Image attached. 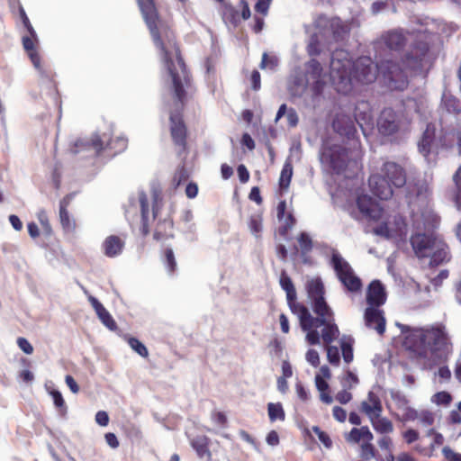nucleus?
<instances>
[{
  "mask_svg": "<svg viewBox=\"0 0 461 461\" xmlns=\"http://www.w3.org/2000/svg\"><path fill=\"white\" fill-rule=\"evenodd\" d=\"M137 1L159 59L171 78L176 100V108L178 110L184 103L185 87L188 85L189 79L176 43L175 35L168 25L158 18L151 0Z\"/></svg>",
  "mask_w": 461,
  "mask_h": 461,
  "instance_id": "2",
  "label": "nucleus"
},
{
  "mask_svg": "<svg viewBox=\"0 0 461 461\" xmlns=\"http://www.w3.org/2000/svg\"><path fill=\"white\" fill-rule=\"evenodd\" d=\"M443 102L448 112L456 113L459 110L458 102L455 98L445 97Z\"/></svg>",
  "mask_w": 461,
  "mask_h": 461,
  "instance_id": "59",
  "label": "nucleus"
},
{
  "mask_svg": "<svg viewBox=\"0 0 461 461\" xmlns=\"http://www.w3.org/2000/svg\"><path fill=\"white\" fill-rule=\"evenodd\" d=\"M267 413L271 422L276 420L284 421L285 419V413L280 402H269L267 404Z\"/></svg>",
  "mask_w": 461,
  "mask_h": 461,
  "instance_id": "35",
  "label": "nucleus"
},
{
  "mask_svg": "<svg viewBox=\"0 0 461 461\" xmlns=\"http://www.w3.org/2000/svg\"><path fill=\"white\" fill-rule=\"evenodd\" d=\"M408 231V223L400 214L388 216L385 221L374 229L376 235L384 237L397 245L406 242Z\"/></svg>",
  "mask_w": 461,
  "mask_h": 461,
  "instance_id": "10",
  "label": "nucleus"
},
{
  "mask_svg": "<svg viewBox=\"0 0 461 461\" xmlns=\"http://www.w3.org/2000/svg\"><path fill=\"white\" fill-rule=\"evenodd\" d=\"M372 434L367 426L353 428L350 431L344 433V438L351 446L360 445Z\"/></svg>",
  "mask_w": 461,
  "mask_h": 461,
  "instance_id": "26",
  "label": "nucleus"
},
{
  "mask_svg": "<svg viewBox=\"0 0 461 461\" xmlns=\"http://www.w3.org/2000/svg\"><path fill=\"white\" fill-rule=\"evenodd\" d=\"M358 377L350 370L347 371L345 376H343L340 380V384L342 388L344 389H353L355 386L358 384Z\"/></svg>",
  "mask_w": 461,
  "mask_h": 461,
  "instance_id": "41",
  "label": "nucleus"
},
{
  "mask_svg": "<svg viewBox=\"0 0 461 461\" xmlns=\"http://www.w3.org/2000/svg\"><path fill=\"white\" fill-rule=\"evenodd\" d=\"M326 345L328 361L334 366H339L340 360L339 350L337 347L330 344Z\"/></svg>",
  "mask_w": 461,
  "mask_h": 461,
  "instance_id": "44",
  "label": "nucleus"
},
{
  "mask_svg": "<svg viewBox=\"0 0 461 461\" xmlns=\"http://www.w3.org/2000/svg\"><path fill=\"white\" fill-rule=\"evenodd\" d=\"M295 392L298 398L303 402H308L311 399L310 392L299 381L295 384Z\"/></svg>",
  "mask_w": 461,
  "mask_h": 461,
  "instance_id": "46",
  "label": "nucleus"
},
{
  "mask_svg": "<svg viewBox=\"0 0 461 461\" xmlns=\"http://www.w3.org/2000/svg\"><path fill=\"white\" fill-rule=\"evenodd\" d=\"M306 361L316 367L320 364L319 353L315 349H309L305 355Z\"/></svg>",
  "mask_w": 461,
  "mask_h": 461,
  "instance_id": "51",
  "label": "nucleus"
},
{
  "mask_svg": "<svg viewBox=\"0 0 461 461\" xmlns=\"http://www.w3.org/2000/svg\"><path fill=\"white\" fill-rule=\"evenodd\" d=\"M418 420L423 425V426H430L434 422V416L432 412L429 411H422L419 413Z\"/></svg>",
  "mask_w": 461,
  "mask_h": 461,
  "instance_id": "48",
  "label": "nucleus"
},
{
  "mask_svg": "<svg viewBox=\"0 0 461 461\" xmlns=\"http://www.w3.org/2000/svg\"><path fill=\"white\" fill-rule=\"evenodd\" d=\"M95 422L102 426L105 427L109 423V416L106 411H99L95 414Z\"/></svg>",
  "mask_w": 461,
  "mask_h": 461,
  "instance_id": "61",
  "label": "nucleus"
},
{
  "mask_svg": "<svg viewBox=\"0 0 461 461\" xmlns=\"http://www.w3.org/2000/svg\"><path fill=\"white\" fill-rule=\"evenodd\" d=\"M171 135L176 144L184 146L185 140V127L178 113L171 112Z\"/></svg>",
  "mask_w": 461,
  "mask_h": 461,
  "instance_id": "24",
  "label": "nucleus"
},
{
  "mask_svg": "<svg viewBox=\"0 0 461 461\" xmlns=\"http://www.w3.org/2000/svg\"><path fill=\"white\" fill-rule=\"evenodd\" d=\"M299 245L304 252L309 251L312 249V240L308 234L302 233L298 239Z\"/></svg>",
  "mask_w": 461,
  "mask_h": 461,
  "instance_id": "56",
  "label": "nucleus"
},
{
  "mask_svg": "<svg viewBox=\"0 0 461 461\" xmlns=\"http://www.w3.org/2000/svg\"><path fill=\"white\" fill-rule=\"evenodd\" d=\"M428 250L426 255L420 258L425 265L434 267L449 260L448 248L440 238L436 239Z\"/></svg>",
  "mask_w": 461,
  "mask_h": 461,
  "instance_id": "15",
  "label": "nucleus"
},
{
  "mask_svg": "<svg viewBox=\"0 0 461 461\" xmlns=\"http://www.w3.org/2000/svg\"><path fill=\"white\" fill-rule=\"evenodd\" d=\"M355 121L360 125H363V122H367L371 120V110L370 105L367 102L361 101L359 102L355 108Z\"/></svg>",
  "mask_w": 461,
  "mask_h": 461,
  "instance_id": "30",
  "label": "nucleus"
},
{
  "mask_svg": "<svg viewBox=\"0 0 461 461\" xmlns=\"http://www.w3.org/2000/svg\"><path fill=\"white\" fill-rule=\"evenodd\" d=\"M278 66V59L275 55L263 54L260 68L262 69H268L270 71L276 70Z\"/></svg>",
  "mask_w": 461,
  "mask_h": 461,
  "instance_id": "40",
  "label": "nucleus"
},
{
  "mask_svg": "<svg viewBox=\"0 0 461 461\" xmlns=\"http://www.w3.org/2000/svg\"><path fill=\"white\" fill-rule=\"evenodd\" d=\"M320 159L325 167H329L336 174L344 173L347 177L351 176L347 173L348 170L354 173L358 168L357 161L349 157L347 149L340 145L326 142L322 147Z\"/></svg>",
  "mask_w": 461,
  "mask_h": 461,
  "instance_id": "8",
  "label": "nucleus"
},
{
  "mask_svg": "<svg viewBox=\"0 0 461 461\" xmlns=\"http://www.w3.org/2000/svg\"><path fill=\"white\" fill-rule=\"evenodd\" d=\"M17 345L19 348L25 354L31 355L33 353V347L28 339L23 337L17 339Z\"/></svg>",
  "mask_w": 461,
  "mask_h": 461,
  "instance_id": "49",
  "label": "nucleus"
},
{
  "mask_svg": "<svg viewBox=\"0 0 461 461\" xmlns=\"http://www.w3.org/2000/svg\"><path fill=\"white\" fill-rule=\"evenodd\" d=\"M383 41L392 50H398L405 42L411 41V50L404 61V68L391 60L375 64L368 57L353 62L348 51L337 50L331 55L330 79L338 93L347 95L358 91L360 86L373 83L378 72L388 87L403 90L408 84L406 69L418 71L423 68L429 46L425 32L419 30L405 33L402 30H394L384 35Z\"/></svg>",
  "mask_w": 461,
  "mask_h": 461,
  "instance_id": "1",
  "label": "nucleus"
},
{
  "mask_svg": "<svg viewBox=\"0 0 461 461\" xmlns=\"http://www.w3.org/2000/svg\"><path fill=\"white\" fill-rule=\"evenodd\" d=\"M37 42L38 37L36 32L34 37L29 32L27 35L23 36V45L28 56L30 57L32 63L40 73L43 74L44 71L41 65V58L35 48Z\"/></svg>",
  "mask_w": 461,
  "mask_h": 461,
  "instance_id": "23",
  "label": "nucleus"
},
{
  "mask_svg": "<svg viewBox=\"0 0 461 461\" xmlns=\"http://www.w3.org/2000/svg\"><path fill=\"white\" fill-rule=\"evenodd\" d=\"M128 344L132 350H134L140 357H146L149 355V351L145 345L136 338H129Z\"/></svg>",
  "mask_w": 461,
  "mask_h": 461,
  "instance_id": "42",
  "label": "nucleus"
},
{
  "mask_svg": "<svg viewBox=\"0 0 461 461\" xmlns=\"http://www.w3.org/2000/svg\"><path fill=\"white\" fill-rule=\"evenodd\" d=\"M437 236L433 231L411 232L410 241L415 255L420 258L428 253V249L434 243Z\"/></svg>",
  "mask_w": 461,
  "mask_h": 461,
  "instance_id": "16",
  "label": "nucleus"
},
{
  "mask_svg": "<svg viewBox=\"0 0 461 461\" xmlns=\"http://www.w3.org/2000/svg\"><path fill=\"white\" fill-rule=\"evenodd\" d=\"M457 193L456 194V203L459 210H461V166L456 170L453 176Z\"/></svg>",
  "mask_w": 461,
  "mask_h": 461,
  "instance_id": "45",
  "label": "nucleus"
},
{
  "mask_svg": "<svg viewBox=\"0 0 461 461\" xmlns=\"http://www.w3.org/2000/svg\"><path fill=\"white\" fill-rule=\"evenodd\" d=\"M19 12H20V17L22 19V22H23L24 27L27 29V32L34 37L35 30L33 29L32 25L31 24L30 20L27 17L26 13L22 6L20 7Z\"/></svg>",
  "mask_w": 461,
  "mask_h": 461,
  "instance_id": "53",
  "label": "nucleus"
},
{
  "mask_svg": "<svg viewBox=\"0 0 461 461\" xmlns=\"http://www.w3.org/2000/svg\"><path fill=\"white\" fill-rule=\"evenodd\" d=\"M374 435L372 433L367 439L358 445L359 456L364 460H370L375 456V448L372 443Z\"/></svg>",
  "mask_w": 461,
  "mask_h": 461,
  "instance_id": "33",
  "label": "nucleus"
},
{
  "mask_svg": "<svg viewBox=\"0 0 461 461\" xmlns=\"http://www.w3.org/2000/svg\"><path fill=\"white\" fill-rule=\"evenodd\" d=\"M429 187L427 183L416 186V195L410 198L411 232L433 231L439 224V218L429 203Z\"/></svg>",
  "mask_w": 461,
  "mask_h": 461,
  "instance_id": "5",
  "label": "nucleus"
},
{
  "mask_svg": "<svg viewBox=\"0 0 461 461\" xmlns=\"http://www.w3.org/2000/svg\"><path fill=\"white\" fill-rule=\"evenodd\" d=\"M191 444L200 458H205L207 461L212 459V454L208 448L209 438L207 437H196L192 440Z\"/></svg>",
  "mask_w": 461,
  "mask_h": 461,
  "instance_id": "28",
  "label": "nucleus"
},
{
  "mask_svg": "<svg viewBox=\"0 0 461 461\" xmlns=\"http://www.w3.org/2000/svg\"><path fill=\"white\" fill-rule=\"evenodd\" d=\"M316 32L311 37L307 46L309 55H317L321 51V45L323 40H328L330 36L338 41L348 33L349 26L339 18H328L324 15L319 16L314 21Z\"/></svg>",
  "mask_w": 461,
  "mask_h": 461,
  "instance_id": "7",
  "label": "nucleus"
},
{
  "mask_svg": "<svg viewBox=\"0 0 461 461\" xmlns=\"http://www.w3.org/2000/svg\"><path fill=\"white\" fill-rule=\"evenodd\" d=\"M378 174L383 176L393 187H402L406 184L403 168L394 162H384Z\"/></svg>",
  "mask_w": 461,
  "mask_h": 461,
  "instance_id": "17",
  "label": "nucleus"
},
{
  "mask_svg": "<svg viewBox=\"0 0 461 461\" xmlns=\"http://www.w3.org/2000/svg\"><path fill=\"white\" fill-rule=\"evenodd\" d=\"M339 343H340L343 359L347 364H348L353 360V349H352L351 339L347 337H342L340 339Z\"/></svg>",
  "mask_w": 461,
  "mask_h": 461,
  "instance_id": "38",
  "label": "nucleus"
},
{
  "mask_svg": "<svg viewBox=\"0 0 461 461\" xmlns=\"http://www.w3.org/2000/svg\"><path fill=\"white\" fill-rule=\"evenodd\" d=\"M138 202L141 212L142 228L146 234L148 232L149 205L147 196L143 192L138 194Z\"/></svg>",
  "mask_w": 461,
  "mask_h": 461,
  "instance_id": "36",
  "label": "nucleus"
},
{
  "mask_svg": "<svg viewBox=\"0 0 461 461\" xmlns=\"http://www.w3.org/2000/svg\"><path fill=\"white\" fill-rule=\"evenodd\" d=\"M377 443L379 447L385 452L393 450V440L387 435H384L381 438H379Z\"/></svg>",
  "mask_w": 461,
  "mask_h": 461,
  "instance_id": "54",
  "label": "nucleus"
},
{
  "mask_svg": "<svg viewBox=\"0 0 461 461\" xmlns=\"http://www.w3.org/2000/svg\"><path fill=\"white\" fill-rule=\"evenodd\" d=\"M305 75L297 68L289 77L287 89L293 97H302L308 85L312 86L314 97L319 96L322 92L325 76L321 64L316 59H311L305 64Z\"/></svg>",
  "mask_w": 461,
  "mask_h": 461,
  "instance_id": "6",
  "label": "nucleus"
},
{
  "mask_svg": "<svg viewBox=\"0 0 461 461\" xmlns=\"http://www.w3.org/2000/svg\"><path fill=\"white\" fill-rule=\"evenodd\" d=\"M280 285L285 291L286 297L289 303H292L296 298V292L291 278L285 274L282 273L280 276ZM295 304L290 303V307Z\"/></svg>",
  "mask_w": 461,
  "mask_h": 461,
  "instance_id": "34",
  "label": "nucleus"
},
{
  "mask_svg": "<svg viewBox=\"0 0 461 461\" xmlns=\"http://www.w3.org/2000/svg\"><path fill=\"white\" fill-rule=\"evenodd\" d=\"M386 301L384 287L378 280H374L368 286L366 293V302L368 307L378 308Z\"/></svg>",
  "mask_w": 461,
  "mask_h": 461,
  "instance_id": "21",
  "label": "nucleus"
},
{
  "mask_svg": "<svg viewBox=\"0 0 461 461\" xmlns=\"http://www.w3.org/2000/svg\"><path fill=\"white\" fill-rule=\"evenodd\" d=\"M315 385H316L317 390L320 393L326 392L329 388L328 383L325 381V379L322 376H321V375H316Z\"/></svg>",
  "mask_w": 461,
  "mask_h": 461,
  "instance_id": "64",
  "label": "nucleus"
},
{
  "mask_svg": "<svg viewBox=\"0 0 461 461\" xmlns=\"http://www.w3.org/2000/svg\"><path fill=\"white\" fill-rule=\"evenodd\" d=\"M357 212H352L357 220L375 221L382 215V208L367 194H360L357 198Z\"/></svg>",
  "mask_w": 461,
  "mask_h": 461,
  "instance_id": "14",
  "label": "nucleus"
},
{
  "mask_svg": "<svg viewBox=\"0 0 461 461\" xmlns=\"http://www.w3.org/2000/svg\"><path fill=\"white\" fill-rule=\"evenodd\" d=\"M126 146L127 140L123 136L111 140L108 134L103 133L102 135L94 134L89 140H78L72 151L77 154L86 150L89 152V156H96L102 150L110 149L116 154L124 150Z\"/></svg>",
  "mask_w": 461,
  "mask_h": 461,
  "instance_id": "9",
  "label": "nucleus"
},
{
  "mask_svg": "<svg viewBox=\"0 0 461 461\" xmlns=\"http://www.w3.org/2000/svg\"><path fill=\"white\" fill-rule=\"evenodd\" d=\"M399 327L404 334V348L414 353L427 368H432L448 359L452 347L443 326L411 328L399 324Z\"/></svg>",
  "mask_w": 461,
  "mask_h": 461,
  "instance_id": "3",
  "label": "nucleus"
},
{
  "mask_svg": "<svg viewBox=\"0 0 461 461\" xmlns=\"http://www.w3.org/2000/svg\"><path fill=\"white\" fill-rule=\"evenodd\" d=\"M360 411L365 413L368 420H372L383 412L381 400L374 392H369L366 398L361 402Z\"/></svg>",
  "mask_w": 461,
  "mask_h": 461,
  "instance_id": "20",
  "label": "nucleus"
},
{
  "mask_svg": "<svg viewBox=\"0 0 461 461\" xmlns=\"http://www.w3.org/2000/svg\"><path fill=\"white\" fill-rule=\"evenodd\" d=\"M292 312L298 317L300 326L306 333L305 339L310 345H319L321 339L324 344H330L339 337L332 310L313 317L305 306L294 304Z\"/></svg>",
  "mask_w": 461,
  "mask_h": 461,
  "instance_id": "4",
  "label": "nucleus"
},
{
  "mask_svg": "<svg viewBox=\"0 0 461 461\" xmlns=\"http://www.w3.org/2000/svg\"><path fill=\"white\" fill-rule=\"evenodd\" d=\"M435 128L429 124L418 144L419 151L425 157L434 152Z\"/></svg>",
  "mask_w": 461,
  "mask_h": 461,
  "instance_id": "25",
  "label": "nucleus"
},
{
  "mask_svg": "<svg viewBox=\"0 0 461 461\" xmlns=\"http://www.w3.org/2000/svg\"><path fill=\"white\" fill-rule=\"evenodd\" d=\"M292 176H293V166H292L291 161L289 159H287L285 162L283 169L280 174V178H279L280 188H282V189L288 188L290 182H291Z\"/></svg>",
  "mask_w": 461,
  "mask_h": 461,
  "instance_id": "37",
  "label": "nucleus"
},
{
  "mask_svg": "<svg viewBox=\"0 0 461 461\" xmlns=\"http://www.w3.org/2000/svg\"><path fill=\"white\" fill-rule=\"evenodd\" d=\"M308 299L315 314L329 312L331 308L326 303L323 282L319 276L308 277L305 282Z\"/></svg>",
  "mask_w": 461,
  "mask_h": 461,
  "instance_id": "12",
  "label": "nucleus"
},
{
  "mask_svg": "<svg viewBox=\"0 0 461 461\" xmlns=\"http://www.w3.org/2000/svg\"><path fill=\"white\" fill-rule=\"evenodd\" d=\"M69 199H70L69 197L64 198L60 202V208H59L60 222H61L63 228L67 229V230L72 229V224H71L70 220H69L68 212L66 210V206L68 204Z\"/></svg>",
  "mask_w": 461,
  "mask_h": 461,
  "instance_id": "39",
  "label": "nucleus"
},
{
  "mask_svg": "<svg viewBox=\"0 0 461 461\" xmlns=\"http://www.w3.org/2000/svg\"><path fill=\"white\" fill-rule=\"evenodd\" d=\"M212 422L220 428H224L227 423V417L221 411H213L211 415Z\"/></svg>",
  "mask_w": 461,
  "mask_h": 461,
  "instance_id": "47",
  "label": "nucleus"
},
{
  "mask_svg": "<svg viewBox=\"0 0 461 461\" xmlns=\"http://www.w3.org/2000/svg\"><path fill=\"white\" fill-rule=\"evenodd\" d=\"M104 439L107 445L113 449L117 448L120 445L119 440L114 433H106L104 435Z\"/></svg>",
  "mask_w": 461,
  "mask_h": 461,
  "instance_id": "63",
  "label": "nucleus"
},
{
  "mask_svg": "<svg viewBox=\"0 0 461 461\" xmlns=\"http://www.w3.org/2000/svg\"><path fill=\"white\" fill-rule=\"evenodd\" d=\"M286 120L290 127H295L298 124L299 117L296 111L294 108L288 109Z\"/></svg>",
  "mask_w": 461,
  "mask_h": 461,
  "instance_id": "60",
  "label": "nucleus"
},
{
  "mask_svg": "<svg viewBox=\"0 0 461 461\" xmlns=\"http://www.w3.org/2000/svg\"><path fill=\"white\" fill-rule=\"evenodd\" d=\"M331 264L340 282L348 291L356 292L361 288V281L355 275L349 264L337 252H332Z\"/></svg>",
  "mask_w": 461,
  "mask_h": 461,
  "instance_id": "13",
  "label": "nucleus"
},
{
  "mask_svg": "<svg viewBox=\"0 0 461 461\" xmlns=\"http://www.w3.org/2000/svg\"><path fill=\"white\" fill-rule=\"evenodd\" d=\"M98 318L100 319V321H102V323L106 327L108 328L109 330H116L117 326H116V323L114 321V320L113 319L112 315L106 311L105 308H104L102 310V312H96Z\"/></svg>",
  "mask_w": 461,
  "mask_h": 461,
  "instance_id": "43",
  "label": "nucleus"
},
{
  "mask_svg": "<svg viewBox=\"0 0 461 461\" xmlns=\"http://www.w3.org/2000/svg\"><path fill=\"white\" fill-rule=\"evenodd\" d=\"M410 121L402 114H399L391 108L384 109L376 122L378 132L384 136H393L398 132L408 130Z\"/></svg>",
  "mask_w": 461,
  "mask_h": 461,
  "instance_id": "11",
  "label": "nucleus"
},
{
  "mask_svg": "<svg viewBox=\"0 0 461 461\" xmlns=\"http://www.w3.org/2000/svg\"><path fill=\"white\" fill-rule=\"evenodd\" d=\"M50 393L52 396V399H53V402H54V404L56 407L66 409L65 401H64L62 394L60 393L59 391L52 390L50 392Z\"/></svg>",
  "mask_w": 461,
  "mask_h": 461,
  "instance_id": "58",
  "label": "nucleus"
},
{
  "mask_svg": "<svg viewBox=\"0 0 461 461\" xmlns=\"http://www.w3.org/2000/svg\"><path fill=\"white\" fill-rule=\"evenodd\" d=\"M332 127L339 135L349 137L355 131V121L345 113H338L333 119Z\"/></svg>",
  "mask_w": 461,
  "mask_h": 461,
  "instance_id": "22",
  "label": "nucleus"
},
{
  "mask_svg": "<svg viewBox=\"0 0 461 461\" xmlns=\"http://www.w3.org/2000/svg\"><path fill=\"white\" fill-rule=\"evenodd\" d=\"M364 318L366 327L376 330L378 334L384 332L385 319L381 310L375 307H367L365 311Z\"/></svg>",
  "mask_w": 461,
  "mask_h": 461,
  "instance_id": "19",
  "label": "nucleus"
},
{
  "mask_svg": "<svg viewBox=\"0 0 461 461\" xmlns=\"http://www.w3.org/2000/svg\"><path fill=\"white\" fill-rule=\"evenodd\" d=\"M442 453L447 461H461V454L454 452L448 447H444Z\"/></svg>",
  "mask_w": 461,
  "mask_h": 461,
  "instance_id": "52",
  "label": "nucleus"
},
{
  "mask_svg": "<svg viewBox=\"0 0 461 461\" xmlns=\"http://www.w3.org/2000/svg\"><path fill=\"white\" fill-rule=\"evenodd\" d=\"M271 2L272 0H258L255 5L256 11L266 15L268 12Z\"/></svg>",
  "mask_w": 461,
  "mask_h": 461,
  "instance_id": "57",
  "label": "nucleus"
},
{
  "mask_svg": "<svg viewBox=\"0 0 461 461\" xmlns=\"http://www.w3.org/2000/svg\"><path fill=\"white\" fill-rule=\"evenodd\" d=\"M373 429L380 434L387 435L393 431V422L382 414L369 420Z\"/></svg>",
  "mask_w": 461,
  "mask_h": 461,
  "instance_id": "29",
  "label": "nucleus"
},
{
  "mask_svg": "<svg viewBox=\"0 0 461 461\" xmlns=\"http://www.w3.org/2000/svg\"><path fill=\"white\" fill-rule=\"evenodd\" d=\"M124 247V242L117 236H110L104 241L103 249L104 254L109 258L120 255Z\"/></svg>",
  "mask_w": 461,
  "mask_h": 461,
  "instance_id": "27",
  "label": "nucleus"
},
{
  "mask_svg": "<svg viewBox=\"0 0 461 461\" xmlns=\"http://www.w3.org/2000/svg\"><path fill=\"white\" fill-rule=\"evenodd\" d=\"M368 183L372 193L381 200H387L392 197L393 194V186L383 176L372 173Z\"/></svg>",
  "mask_w": 461,
  "mask_h": 461,
  "instance_id": "18",
  "label": "nucleus"
},
{
  "mask_svg": "<svg viewBox=\"0 0 461 461\" xmlns=\"http://www.w3.org/2000/svg\"><path fill=\"white\" fill-rule=\"evenodd\" d=\"M277 218L279 221H284V225L281 228L280 231L282 234H285L288 230H290L294 223V219L291 214H288L285 217V210H286V203L285 201H281L277 205Z\"/></svg>",
  "mask_w": 461,
  "mask_h": 461,
  "instance_id": "32",
  "label": "nucleus"
},
{
  "mask_svg": "<svg viewBox=\"0 0 461 461\" xmlns=\"http://www.w3.org/2000/svg\"><path fill=\"white\" fill-rule=\"evenodd\" d=\"M348 389H342L339 391L336 396L335 399L341 404H347L352 400V394L348 392Z\"/></svg>",
  "mask_w": 461,
  "mask_h": 461,
  "instance_id": "55",
  "label": "nucleus"
},
{
  "mask_svg": "<svg viewBox=\"0 0 461 461\" xmlns=\"http://www.w3.org/2000/svg\"><path fill=\"white\" fill-rule=\"evenodd\" d=\"M165 258H166V265L168 269V271L171 273L175 270L176 263L175 260V256L173 253V250L171 249H167L165 252Z\"/></svg>",
  "mask_w": 461,
  "mask_h": 461,
  "instance_id": "50",
  "label": "nucleus"
},
{
  "mask_svg": "<svg viewBox=\"0 0 461 461\" xmlns=\"http://www.w3.org/2000/svg\"><path fill=\"white\" fill-rule=\"evenodd\" d=\"M248 227L250 233L255 237V239L260 240L263 231L262 214L259 212L251 214L248 221Z\"/></svg>",
  "mask_w": 461,
  "mask_h": 461,
  "instance_id": "31",
  "label": "nucleus"
},
{
  "mask_svg": "<svg viewBox=\"0 0 461 461\" xmlns=\"http://www.w3.org/2000/svg\"><path fill=\"white\" fill-rule=\"evenodd\" d=\"M332 414H333L334 419L339 422H344L347 419L346 411L339 406H335L333 408Z\"/></svg>",
  "mask_w": 461,
  "mask_h": 461,
  "instance_id": "62",
  "label": "nucleus"
}]
</instances>
